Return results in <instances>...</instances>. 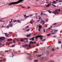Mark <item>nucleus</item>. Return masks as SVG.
<instances>
[{
    "label": "nucleus",
    "instance_id": "1",
    "mask_svg": "<svg viewBox=\"0 0 62 62\" xmlns=\"http://www.w3.org/2000/svg\"><path fill=\"white\" fill-rule=\"evenodd\" d=\"M24 0H19L18 1H17L16 2H12V3L10 2L9 3H8V5L9 6L10 5L11 6V5H14L15 4H18V3H20L21 1H23Z\"/></svg>",
    "mask_w": 62,
    "mask_h": 62
},
{
    "label": "nucleus",
    "instance_id": "2",
    "mask_svg": "<svg viewBox=\"0 0 62 62\" xmlns=\"http://www.w3.org/2000/svg\"><path fill=\"white\" fill-rule=\"evenodd\" d=\"M5 39V38L4 37H0V41L2 42L3 40Z\"/></svg>",
    "mask_w": 62,
    "mask_h": 62
},
{
    "label": "nucleus",
    "instance_id": "3",
    "mask_svg": "<svg viewBox=\"0 0 62 62\" xmlns=\"http://www.w3.org/2000/svg\"><path fill=\"white\" fill-rule=\"evenodd\" d=\"M39 38H41V37H42V36L41 35H38V36H36V37H33V38H36V39H38V38H39Z\"/></svg>",
    "mask_w": 62,
    "mask_h": 62
},
{
    "label": "nucleus",
    "instance_id": "4",
    "mask_svg": "<svg viewBox=\"0 0 62 62\" xmlns=\"http://www.w3.org/2000/svg\"><path fill=\"white\" fill-rule=\"evenodd\" d=\"M45 6H46V8H47L48 7H50V6H51V4H48L47 5L46 4L45 5Z\"/></svg>",
    "mask_w": 62,
    "mask_h": 62
},
{
    "label": "nucleus",
    "instance_id": "5",
    "mask_svg": "<svg viewBox=\"0 0 62 62\" xmlns=\"http://www.w3.org/2000/svg\"><path fill=\"white\" fill-rule=\"evenodd\" d=\"M60 9H57L56 10H55L54 11H55V13H56L57 12V10H58L59 11H60Z\"/></svg>",
    "mask_w": 62,
    "mask_h": 62
},
{
    "label": "nucleus",
    "instance_id": "6",
    "mask_svg": "<svg viewBox=\"0 0 62 62\" xmlns=\"http://www.w3.org/2000/svg\"><path fill=\"white\" fill-rule=\"evenodd\" d=\"M45 23V22L43 21V20L42 21H41V23H40V24L42 23V24H44Z\"/></svg>",
    "mask_w": 62,
    "mask_h": 62
},
{
    "label": "nucleus",
    "instance_id": "7",
    "mask_svg": "<svg viewBox=\"0 0 62 62\" xmlns=\"http://www.w3.org/2000/svg\"><path fill=\"white\" fill-rule=\"evenodd\" d=\"M31 35V33H30L29 34L26 35V36L27 37H30Z\"/></svg>",
    "mask_w": 62,
    "mask_h": 62
},
{
    "label": "nucleus",
    "instance_id": "8",
    "mask_svg": "<svg viewBox=\"0 0 62 62\" xmlns=\"http://www.w3.org/2000/svg\"><path fill=\"white\" fill-rule=\"evenodd\" d=\"M56 32H53L51 33L50 34L51 35H54V34H55Z\"/></svg>",
    "mask_w": 62,
    "mask_h": 62
},
{
    "label": "nucleus",
    "instance_id": "9",
    "mask_svg": "<svg viewBox=\"0 0 62 62\" xmlns=\"http://www.w3.org/2000/svg\"><path fill=\"white\" fill-rule=\"evenodd\" d=\"M46 54H49V52L48 51H46Z\"/></svg>",
    "mask_w": 62,
    "mask_h": 62
},
{
    "label": "nucleus",
    "instance_id": "10",
    "mask_svg": "<svg viewBox=\"0 0 62 62\" xmlns=\"http://www.w3.org/2000/svg\"><path fill=\"white\" fill-rule=\"evenodd\" d=\"M9 28V25H8L6 26V28Z\"/></svg>",
    "mask_w": 62,
    "mask_h": 62
},
{
    "label": "nucleus",
    "instance_id": "11",
    "mask_svg": "<svg viewBox=\"0 0 62 62\" xmlns=\"http://www.w3.org/2000/svg\"><path fill=\"white\" fill-rule=\"evenodd\" d=\"M8 40L9 41H12V39H8Z\"/></svg>",
    "mask_w": 62,
    "mask_h": 62
},
{
    "label": "nucleus",
    "instance_id": "12",
    "mask_svg": "<svg viewBox=\"0 0 62 62\" xmlns=\"http://www.w3.org/2000/svg\"><path fill=\"white\" fill-rule=\"evenodd\" d=\"M33 42L31 41L30 42V44H33Z\"/></svg>",
    "mask_w": 62,
    "mask_h": 62
},
{
    "label": "nucleus",
    "instance_id": "13",
    "mask_svg": "<svg viewBox=\"0 0 62 62\" xmlns=\"http://www.w3.org/2000/svg\"><path fill=\"white\" fill-rule=\"evenodd\" d=\"M41 26H42L41 25V26H38V27H39V28L40 29V28H41V27H41Z\"/></svg>",
    "mask_w": 62,
    "mask_h": 62
},
{
    "label": "nucleus",
    "instance_id": "14",
    "mask_svg": "<svg viewBox=\"0 0 62 62\" xmlns=\"http://www.w3.org/2000/svg\"><path fill=\"white\" fill-rule=\"evenodd\" d=\"M9 24L10 26V27H12V24Z\"/></svg>",
    "mask_w": 62,
    "mask_h": 62
},
{
    "label": "nucleus",
    "instance_id": "15",
    "mask_svg": "<svg viewBox=\"0 0 62 62\" xmlns=\"http://www.w3.org/2000/svg\"><path fill=\"white\" fill-rule=\"evenodd\" d=\"M52 5H53V6H54V7H55V8L57 7L56 6L54 5V4H52Z\"/></svg>",
    "mask_w": 62,
    "mask_h": 62
},
{
    "label": "nucleus",
    "instance_id": "16",
    "mask_svg": "<svg viewBox=\"0 0 62 62\" xmlns=\"http://www.w3.org/2000/svg\"><path fill=\"white\" fill-rule=\"evenodd\" d=\"M42 56V54L38 55V57H40V56Z\"/></svg>",
    "mask_w": 62,
    "mask_h": 62
},
{
    "label": "nucleus",
    "instance_id": "17",
    "mask_svg": "<svg viewBox=\"0 0 62 62\" xmlns=\"http://www.w3.org/2000/svg\"><path fill=\"white\" fill-rule=\"evenodd\" d=\"M34 53L35 54H37V52L36 51H34Z\"/></svg>",
    "mask_w": 62,
    "mask_h": 62
},
{
    "label": "nucleus",
    "instance_id": "18",
    "mask_svg": "<svg viewBox=\"0 0 62 62\" xmlns=\"http://www.w3.org/2000/svg\"><path fill=\"white\" fill-rule=\"evenodd\" d=\"M57 31H58V30H54V32H57Z\"/></svg>",
    "mask_w": 62,
    "mask_h": 62
},
{
    "label": "nucleus",
    "instance_id": "19",
    "mask_svg": "<svg viewBox=\"0 0 62 62\" xmlns=\"http://www.w3.org/2000/svg\"><path fill=\"white\" fill-rule=\"evenodd\" d=\"M9 35V34H5V36L6 37H8V36Z\"/></svg>",
    "mask_w": 62,
    "mask_h": 62
},
{
    "label": "nucleus",
    "instance_id": "20",
    "mask_svg": "<svg viewBox=\"0 0 62 62\" xmlns=\"http://www.w3.org/2000/svg\"><path fill=\"white\" fill-rule=\"evenodd\" d=\"M48 12L49 13H51V11L50 10H48Z\"/></svg>",
    "mask_w": 62,
    "mask_h": 62
},
{
    "label": "nucleus",
    "instance_id": "21",
    "mask_svg": "<svg viewBox=\"0 0 62 62\" xmlns=\"http://www.w3.org/2000/svg\"><path fill=\"white\" fill-rule=\"evenodd\" d=\"M29 17V16H26L25 17V18H28Z\"/></svg>",
    "mask_w": 62,
    "mask_h": 62
},
{
    "label": "nucleus",
    "instance_id": "22",
    "mask_svg": "<svg viewBox=\"0 0 62 62\" xmlns=\"http://www.w3.org/2000/svg\"><path fill=\"white\" fill-rule=\"evenodd\" d=\"M0 22H5V21H3L2 20H0Z\"/></svg>",
    "mask_w": 62,
    "mask_h": 62
},
{
    "label": "nucleus",
    "instance_id": "23",
    "mask_svg": "<svg viewBox=\"0 0 62 62\" xmlns=\"http://www.w3.org/2000/svg\"><path fill=\"white\" fill-rule=\"evenodd\" d=\"M46 22H48V19H46Z\"/></svg>",
    "mask_w": 62,
    "mask_h": 62
},
{
    "label": "nucleus",
    "instance_id": "24",
    "mask_svg": "<svg viewBox=\"0 0 62 62\" xmlns=\"http://www.w3.org/2000/svg\"><path fill=\"white\" fill-rule=\"evenodd\" d=\"M22 47H25L26 46L25 45H23L22 46Z\"/></svg>",
    "mask_w": 62,
    "mask_h": 62
},
{
    "label": "nucleus",
    "instance_id": "25",
    "mask_svg": "<svg viewBox=\"0 0 62 62\" xmlns=\"http://www.w3.org/2000/svg\"><path fill=\"white\" fill-rule=\"evenodd\" d=\"M56 3V1H53V4H55Z\"/></svg>",
    "mask_w": 62,
    "mask_h": 62
},
{
    "label": "nucleus",
    "instance_id": "26",
    "mask_svg": "<svg viewBox=\"0 0 62 62\" xmlns=\"http://www.w3.org/2000/svg\"><path fill=\"white\" fill-rule=\"evenodd\" d=\"M30 23L31 24H33V22H32V21H30Z\"/></svg>",
    "mask_w": 62,
    "mask_h": 62
},
{
    "label": "nucleus",
    "instance_id": "27",
    "mask_svg": "<svg viewBox=\"0 0 62 62\" xmlns=\"http://www.w3.org/2000/svg\"><path fill=\"white\" fill-rule=\"evenodd\" d=\"M38 60H35L34 61V62H38Z\"/></svg>",
    "mask_w": 62,
    "mask_h": 62
},
{
    "label": "nucleus",
    "instance_id": "28",
    "mask_svg": "<svg viewBox=\"0 0 62 62\" xmlns=\"http://www.w3.org/2000/svg\"><path fill=\"white\" fill-rule=\"evenodd\" d=\"M31 56H30L29 57H28V58H29V59H30V60H31Z\"/></svg>",
    "mask_w": 62,
    "mask_h": 62
},
{
    "label": "nucleus",
    "instance_id": "29",
    "mask_svg": "<svg viewBox=\"0 0 62 62\" xmlns=\"http://www.w3.org/2000/svg\"><path fill=\"white\" fill-rule=\"evenodd\" d=\"M45 40H46V39H43L42 40V41H45Z\"/></svg>",
    "mask_w": 62,
    "mask_h": 62
},
{
    "label": "nucleus",
    "instance_id": "30",
    "mask_svg": "<svg viewBox=\"0 0 62 62\" xmlns=\"http://www.w3.org/2000/svg\"><path fill=\"white\" fill-rule=\"evenodd\" d=\"M51 49H52V50L53 51H54V48H52Z\"/></svg>",
    "mask_w": 62,
    "mask_h": 62
},
{
    "label": "nucleus",
    "instance_id": "31",
    "mask_svg": "<svg viewBox=\"0 0 62 62\" xmlns=\"http://www.w3.org/2000/svg\"><path fill=\"white\" fill-rule=\"evenodd\" d=\"M26 54H27V55H30V54L28 53H26Z\"/></svg>",
    "mask_w": 62,
    "mask_h": 62
},
{
    "label": "nucleus",
    "instance_id": "32",
    "mask_svg": "<svg viewBox=\"0 0 62 62\" xmlns=\"http://www.w3.org/2000/svg\"><path fill=\"white\" fill-rule=\"evenodd\" d=\"M39 44L38 43L37 44V46H39Z\"/></svg>",
    "mask_w": 62,
    "mask_h": 62
},
{
    "label": "nucleus",
    "instance_id": "33",
    "mask_svg": "<svg viewBox=\"0 0 62 62\" xmlns=\"http://www.w3.org/2000/svg\"><path fill=\"white\" fill-rule=\"evenodd\" d=\"M12 42H11L10 43H8L9 44H12Z\"/></svg>",
    "mask_w": 62,
    "mask_h": 62
},
{
    "label": "nucleus",
    "instance_id": "34",
    "mask_svg": "<svg viewBox=\"0 0 62 62\" xmlns=\"http://www.w3.org/2000/svg\"><path fill=\"white\" fill-rule=\"evenodd\" d=\"M8 51H9L8 50H5V52H8Z\"/></svg>",
    "mask_w": 62,
    "mask_h": 62
},
{
    "label": "nucleus",
    "instance_id": "35",
    "mask_svg": "<svg viewBox=\"0 0 62 62\" xmlns=\"http://www.w3.org/2000/svg\"><path fill=\"white\" fill-rule=\"evenodd\" d=\"M3 61H4V60H1L0 61V62H3Z\"/></svg>",
    "mask_w": 62,
    "mask_h": 62
},
{
    "label": "nucleus",
    "instance_id": "36",
    "mask_svg": "<svg viewBox=\"0 0 62 62\" xmlns=\"http://www.w3.org/2000/svg\"><path fill=\"white\" fill-rule=\"evenodd\" d=\"M59 44L61 43V42L60 41H59Z\"/></svg>",
    "mask_w": 62,
    "mask_h": 62
},
{
    "label": "nucleus",
    "instance_id": "37",
    "mask_svg": "<svg viewBox=\"0 0 62 62\" xmlns=\"http://www.w3.org/2000/svg\"><path fill=\"white\" fill-rule=\"evenodd\" d=\"M50 34H48L47 35V36H50Z\"/></svg>",
    "mask_w": 62,
    "mask_h": 62
},
{
    "label": "nucleus",
    "instance_id": "38",
    "mask_svg": "<svg viewBox=\"0 0 62 62\" xmlns=\"http://www.w3.org/2000/svg\"><path fill=\"white\" fill-rule=\"evenodd\" d=\"M38 31H40V29H38Z\"/></svg>",
    "mask_w": 62,
    "mask_h": 62
},
{
    "label": "nucleus",
    "instance_id": "39",
    "mask_svg": "<svg viewBox=\"0 0 62 62\" xmlns=\"http://www.w3.org/2000/svg\"><path fill=\"white\" fill-rule=\"evenodd\" d=\"M32 40H34V38H32Z\"/></svg>",
    "mask_w": 62,
    "mask_h": 62
},
{
    "label": "nucleus",
    "instance_id": "40",
    "mask_svg": "<svg viewBox=\"0 0 62 62\" xmlns=\"http://www.w3.org/2000/svg\"><path fill=\"white\" fill-rule=\"evenodd\" d=\"M29 27V26H26V27H25V28H28V27Z\"/></svg>",
    "mask_w": 62,
    "mask_h": 62
},
{
    "label": "nucleus",
    "instance_id": "41",
    "mask_svg": "<svg viewBox=\"0 0 62 62\" xmlns=\"http://www.w3.org/2000/svg\"><path fill=\"white\" fill-rule=\"evenodd\" d=\"M21 41H22V42H23V39H21Z\"/></svg>",
    "mask_w": 62,
    "mask_h": 62
},
{
    "label": "nucleus",
    "instance_id": "42",
    "mask_svg": "<svg viewBox=\"0 0 62 62\" xmlns=\"http://www.w3.org/2000/svg\"><path fill=\"white\" fill-rule=\"evenodd\" d=\"M28 39H27L26 40V42H28Z\"/></svg>",
    "mask_w": 62,
    "mask_h": 62
},
{
    "label": "nucleus",
    "instance_id": "43",
    "mask_svg": "<svg viewBox=\"0 0 62 62\" xmlns=\"http://www.w3.org/2000/svg\"><path fill=\"white\" fill-rule=\"evenodd\" d=\"M29 31V29H28L26 30V31Z\"/></svg>",
    "mask_w": 62,
    "mask_h": 62
},
{
    "label": "nucleus",
    "instance_id": "44",
    "mask_svg": "<svg viewBox=\"0 0 62 62\" xmlns=\"http://www.w3.org/2000/svg\"><path fill=\"white\" fill-rule=\"evenodd\" d=\"M43 30L44 31V32H45V29H44Z\"/></svg>",
    "mask_w": 62,
    "mask_h": 62
},
{
    "label": "nucleus",
    "instance_id": "45",
    "mask_svg": "<svg viewBox=\"0 0 62 62\" xmlns=\"http://www.w3.org/2000/svg\"><path fill=\"white\" fill-rule=\"evenodd\" d=\"M43 14V13H42V12H41V15H42Z\"/></svg>",
    "mask_w": 62,
    "mask_h": 62
},
{
    "label": "nucleus",
    "instance_id": "46",
    "mask_svg": "<svg viewBox=\"0 0 62 62\" xmlns=\"http://www.w3.org/2000/svg\"><path fill=\"white\" fill-rule=\"evenodd\" d=\"M17 22L19 23L20 22V20H18L17 21Z\"/></svg>",
    "mask_w": 62,
    "mask_h": 62
},
{
    "label": "nucleus",
    "instance_id": "47",
    "mask_svg": "<svg viewBox=\"0 0 62 62\" xmlns=\"http://www.w3.org/2000/svg\"><path fill=\"white\" fill-rule=\"evenodd\" d=\"M31 46V45H28V47H30V46Z\"/></svg>",
    "mask_w": 62,
    "mask_h": 62
},
{
    "label": "nucleus",
    "instance_id": "48",
    "mask_svg": "<svg viewBox=\"0 0 62 62\" xmlns=\"http://www.w3.org/2000/svg\"><path fill=\"white\" fill-rule=\"evenodd\" d=\"M56 23H55L53 25H56Z\"/></svg>",
    "mask_w": 62,
    "mask_h": 62
},
{
    "label": "nucleus",
    "instance_id": "49",
    "mask_svg": "<svg viewBox=\"0 0 62 62\" xmlns=\"http://www.w3.org/2000/svg\"><path fill=\"white\" fill-rule=\"evenodd\" d=\"M14 46H15V45H13L12 46V47H14Z\"/></svg>",
    "mask_w": 62,
    "mask_h": 62
},
{
    "label": "nucleus",
    "instance_id": "50",
    "mask_svg": "<svg viewBox=\"0 0 62 62\" xmlns=\"http://www.w3.org/2000/svg\"><path fill=\"white\" fill-rule=\"evenodd\" d=\"M59 2H62V0H60Z\"/></svg>",
    "mask_w": 62,
    "mask_h": 62
},
{
    "label": "nucleus",
    "instance_id": "51",
    "mask_svg": "<svg viewBox=\"0 0 62 62\" xmlns=\"http://www.w3.org/2000/svg\"><path fill=\"white\" fill-rule=\"evenodd\" d=\"M24 39H26V40L27 39L26 38H24Z\"/></svg>",
    "mask_w": 62,
    "mask_h": 62
},
{
    "label": "nucleus",
    "instance_id": "52",
    "mask_svg": "<svg viewBox=\"0 0 62 62\" xmlns=\"http://www.w3.org/2000/svg\"><path fill=\"white\" fill-rule=\"evenodd\" d=\"M17 20H14V22H16Z\"/></svg>",
    "mask_w": 62,
    "mask_h": 62
},
{
    "label": "nucleus",
    "instance_id": "53",
    "mask_svg": "<svg viewBox=\"0 0 62 62\" xmlns=\"http://www.w3.org/2000/svg\"><path fill=\"white\" fill-rule=\"evenodd\" d=\"M50 62H54V61H50Z\"/></svg>",
    "mask_w": 62,
    "mask_h": 62
},
{
    "label": "nucleus",
    "instance_id": "54",
    "mask_svg": "<svg viewBox=\"0 0 62 62\" xmlns=\"http://www.w3.org/2000/svg\"><path fill=\"white\" fill-rule=\"evenodd\" d=\"M39 20H40L41 19V17H40L39 18Z\"/></svg>",
    "mask_w": 62,
    "mask_h": 62
},
{
    "label": "nucleus",
    "instance_id": "55",
    "mask_svg": "<svg viewBox=\"0 0 62 62\" xmlns=\"http://www.w3.org/2000/svg\"><path fill=\"white\" fill-rule=\"evenodd\" d=\"M40 39H41V40L42 39V38H40Z\"/></svg>",
    "mask_w": 62,
    "mask_h": 62
},
{
    "label": "nucleus",
    "instance_id": "56",
    "mask_svg": "<svg viewBox=\"0 0 62 62\" xmlns=\"http://www.w3.org/2000/svg\"><path fill=\"white\" fill-rule=\"evenodd\" d=\"M55 11H54L52 12V13H55Z\"/></svg>",
    "mask_w": 62,
    "mask_h": 62
},
{
    "label": "nucleus",
    "instance_id": "57",
    "mask_svg": "<svg viewBox=\"0 0 62 62\" xmlns=\"http://www.w3.org/2000/svg\"><path fill=\"white\" fill-rule=\"evenodd\" d=\"M36 42L35 41L34 42H33L34 43H36Z\"/></svg>",
    "mask_w": 62,
    "mask_h": 62
},
{
    "label": "nucleus",
    "instance_id": "58",
    "mask_svg": "<svg viewBox=\"0 0 62 62\" xmlns=\"http://www.w3.org/2000/svg\"><path fill=\"white\" fill-rule=\"evenodd\" d=\"M25 46H28V45H27V44L25 45Z\"/></svg>",
    "mask_w": 62,
    "mask_h": 62
},
{
    "label": "nucleus",
    "instance_id": "59",
    "mask_svg": "<svg viewBox=\"0 0 62 62\" xmlns=\"http://www.w3.org/2000/svg\"><path fill=\"white\" fill-rule=\"evenodd\" d=\"M30 8V7L29 6L28 7V8Z\"/></svg>",
    "mask_w": 62,
    "mask_h": 62
},
{
    "label": "nucleus",
    "instance_id": "60",
    "mask_svg": "<svg viewBox=\"0 0 62 62\" xmlns=\"http://www.w3.org/2000/svg\"><path fill=\"white\" fill-rule=\"evenodd\" d=\"M26 15H24V17H26Z\"/></svg>",
    "mask_w": 62,
    "mask_h": 62
},
{
    "label": "nucleus",
    "instance_id": "61",
    "mask_svg": "<svg viewBox=\"0 0 62 62\" xmlns=\"http://www.w3.org/2000/svg\"><path fill=\"white\" fill-rule=\"evenodd\" d=\"M48 29H51V28H48Z\"/></svg>",
    "mask_w": 62,
    "mask_h": 62
},
{
    "label": "nucleus",
    "instance_id": "62",
    "mask_svg": "<svg viewBox=\"0 0 62 62\" xmlns=\"http://www.w3.org/2000/svg\"><path fill=\"white\" fill-rule=\"evenodd\" d=\"M13 42H14V43H15V42L14 40L13 41Z\"/></svg>",
    "mask_w": 62,
    "mask_h": 62
},
{
    "label": "nucleus",
    "instance_id": "63",
    "mask_svg": "<svg viewBox=\"0 0 62 62\" xmlns=\"http://www.w3.org/2000/svg\"><path fill=\"white\" fill-rule=\"evenodd\" d=\"M53 30H52V31H51V32H53Z\"/></svg>",
    "mask_w": 62,
    "mask_h": 62
},
{
    "label": "nucleus",
    "instance_id": "64",
    "mask_svg": "<svg viewBox=\"0 0 62 62\" xmlns=\"http://www.w3.org/2000/svg\"><path fill=\"white\" fill-rule=\"evenodd\" d=\"M57 14V13H54V14L55 15V14Z\"/></svg>",
    "mask_w": 62,
    "mask_h": 62
}]
</instances>
